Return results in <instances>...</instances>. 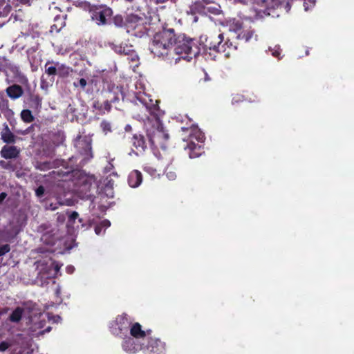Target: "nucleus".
<instances>
[{
  "label": "nucleus",
  "mask_w": 354,
  "mask_h": 354,
  "mask_svg": "<svg viewBox=\"0 0 354 354\" xmlns=\"http://www.w3.org/2000/svg\"><path fill=\"white\" fill-rule=\"evenodd\" d=\"M176 33L174 28H163L156 32L149 44L151 53L158 57H167L172 55L176 39Z\"/></svg>",
  "instance_id": "nucleus-1"
},
{
  "label": "nucleus",
  "mask_w": 354,
  "mask_h": 354,
  "mask_svg": "<svg viewBox=\"0 0 354 354\" xmlns=\"http://www.w3.org/2000/svg\"><path fill=\"white\" fill-rule=\"evenodd\" d=\"M137 100L142 103L149 112L154 115L157 127L152 131H147V138L149 145L151 147L161 148L165 150L168 147V142L169 139V135L163 129L162 124L160 122V120L158 117L156 111H158L157 105L151 104L149 105L145 99L142 96H137Z\"/></svg>",
  "instance_id": "nucleus-2"
},
{
  "label": "nucleus",
  "mask_w": 354,
  "mask_h": 354,
  "mask_svg": "<svg viewBox=\"0 0 354 354\" xmlns=\"http://www.w3.org/2000/svg\"><path fill=\"white\" fill-rule=\"evenodd\" d=\"M182 139L187 142V145L185 148L188 151L190 158L199 157L203 152V143L205 136L201 130L195 126L190 127H182Z\"/></svg>",
  "instance_id": "nucleus-3"
},
{
  "label": "nucleus",
  "mask_w": 354,
  "mask_h": 354,
  "mask_svg": "<svg viewBox=\"0 0 354 354\" xmlns=\"http://www.w3.org/2000/svg\"><path fill=\"white\" fill-rule=\"evenodd\" d=\"M78 7L88 12L91 19L97 26H106L113 15V10L106 4H92L84 1L78 3Z\"/></svg>",
  "instance_id": "nucleus-4"
},
{
  "label": "nucleus",
  "mask_w": 354,
  "mask_h": 354,
  "mask_svg": "<svg viewBox=\"0 0 354 354\" xmlns=\"http://www.w3.org/2000/svg\"><path fill=\"white\" fill-rule=\"evenodd\" d=\"M176 38L172 54L181 55L183 59H192L199 53L193 39L186 37L184 34H176Z\"/></svg>",
  "instance_id": "nucleus-5"
},
{
  "label": "nucleus",
  "mask_w": 354,
  "mask_h": 354,
  "mask_svg": "<svg viewBox=\"0 0 354 354\" xmlns=\"http://www.w3.org/2000/svg\"><path fill=\"white\" fill-rule=\"evenodd\" d=\"M3 72L6 77V82L8 84L14 82L21 84H28V79L21 71L19 66L12 62H6L3 67Z\"/></svg>",
  "instance_id": "nucleus-6"
},
{
  "label": "nucleus",
  "mask_w": 354,
  "mask_h": 354,
  "mask_svg": "<svg viewBox=\"0 0 354 354\" xmlns=\"http://www.w3.org/2000/svg\"><path fill=\"white\" fill-rule=\"evenodd\" d=\"M131 322L126 313L118 315L115 320L111 323L110 330L113 335L122 337L128 335Z\"/></svg>",
  "instance_id": "nucleus-7"
},
{
  "label": "nucleus",
  "mask_w": 354,
  "mask_h": 354,
  "mask_svg": "<svg viewBox=\"0 0 354 354\" xmlns=\"http://www.w3.org/2000/svg\"><path fill=\"white\" fill-rule=\"evenodd\" d=\"M141 349L145 354H165L166 344L159 338L149 337L147 342L141 344Z\"/></svg>",
  "instance_id": "nucleus-8"
},
{
  "label": "nucleus",
  "mask_w": 354,
  "mask_h": 354,
  "mask_svg": "<svg viewBox=\"0 0 354 354\" xmlns=\"http://www.w3.org/2000/svg\"><path fill=\"white\" fill-rule=\"evenodd\" d=\"M95 183V179L92 176H82L77 183V191L82 198L89 199L92 196L91 189Z\"/></svg>",
  "instance_id": "nucleus-9"
},
{
  "label": "nucleus",
  "mask_w": 354,
  "mask_h": 354,
  "mask_svg": "<svg viewBox=\"0 0 354 354\" xmlns=\"http://www.w3.org/2000/svg\"><path fill=\"white\" fill-rule=\"evenodd\" d=\"M145 19L136 15H127L125 19V28L127 32H131L134 30L141 32L143 29Z\"/></svg>",
  "instance_id": "nucleus-10"
},
{
  "label": "nucleus",
  "mask_w": 354,
  "mask_h": 354,
  "mask_svg": "<svg viewBox=\"0 0 354 354\" xmlns=\"http://www.w3.org/2000/svg\"><path fill=\"white\" fill-rule=\"evenodd\" d=\"M223 39V34H219L217 36L212 35L206 39L205 46L216 53H221V51H225V49L223 48V46H222Z\"/></svg>",
  "instance_id": "nucleus-11"
},
{
  "label": "nucleus",
  "mask_w": 354,
  "mask_h": 354,
  "mask_svg": "<svg viewBox=\"0 0 354 354\" xmlns=\"http://www.w3.org/2000/svg\"><path fill=\"white\" fill-rule=\"evenodd\" d=\"M21 153V149L14 145H5L0 151V156L4 159L17 158Z\"/></svg>",
  "instance_id": "nucleus-12"
},
{
  "label": "nucleus",
  "mask_w": 354,
  "mask_h": 354,
  "mask_svg": "<svg viewBox=\"0 0 354 354\" xmlns=\"http://www.w3.org/2000/svg\"><path fill=\"white\" fill-rule=\"evenodd\" d=\"M17 82L12 83L5 90L6 95L12 100H16L24 94V90L23 87L17 84Z\"/></svg>",
  "instance_id": "nucleus-13"
},
{
  "label": "nucleus",
  "mask_w": 354,
  "mask_h": 354,
  "mask_svg": "<svg viewBox=\"0 0 354 354\" xmlns=\"http://www.w3.org/2000/svg\"><path fill=\"white\" fill-rule=\"evenodd\" d=\"M131 142L137 154L143 153L147 148L145 137L142 134L135 133L131 138Z\"/></svg>",
  "instance_id": "nucleus-14"
},
{
  "label": "nucleus",
  "mask_w": 354,
  "mask_h": 354,
  "mask_svg": "<svg viewBox=\"0 0 354 354\" xmlns=\"http://www.w3.org/2000/svg\"><path fill=\"white\" fill-rule=\"evenodd\" d=\"M59 167H62V168L57 169L50 173V176L57 180H61L64 177L68 176L73 171V167H69L66 161H65L64 165H60Z\"/></svg>",
  "instance_id": "nucleus-15"
},
{
  "label": "nucleus",
  "mask_w": 354,
  "mask_h": 354,
  "mask_svg": "<svg viewBox=\"0 0 354 354\" xmlns=\"http://www.w3.org/2000/svg\"><path fill=\"white\" fill-rule=\"evenodd\" d=\"M65 163L64 160L56 159L53 161H44L37 162L36 168L41 171H46L52 168L57 169L60 165H64Z\"/></svg>",
  "instance_id": "nucleus-16"
},
{
  "label": "nucleus",
  "mask_w": 354,
  "mask_h": 354,
  "mask_svg": "<svg viewBox=\"0 0 354 354\" xmlns=\"http://www.w3.org/2000/svg\"><path fill=\"white\" fill-rule=\"evenodd\" d=\"M236 38L239 40H243L245 42H249L252 39L257 40V35L255 34L254 29L250 28L248 29L243 28L238 35Z\"/></svg>",
  "instance_id": "nucleus-17"
},
{
  "label": "nucleus",
  "mask_w": 354,
  "mask_h": 354,
  "mask_svg": "<svg viewBox=\"0 0 354 354\" xmlns=\"http://www.w3.org/2000/svg\"><path fill=\"white\" fill-rule=\"evenodd\" d=\"M127 181L131 187H138L142 181V173L138 170H133L129 174Z\"/></svg>",
  "instance_id": "nucleus-18"
},
{
  "label": "nucleus",
  "mask_w": 354,
  "mask_h": 354,
  "mask_svg": "<svg viewBox=\"0 0 354 354\" xmlns=\"http://www.w3.org/2000/svg\"><path fill=\"white\" fill-rule=\"evenodd\" d=\"M122 338V348L128 353H135L138 351V348L136 347L133 337L127 335L126 336H123Z\"/></svg>",
  "instance_id": "nucleus-19"
},
{
  "label": "nucleus",
  "mask_w": 354,
  "mask_h": 354,
  "mask_svg": "<svg viewBox=\"0 0 354 354\" xmlns=\"http://www.w3.org/2000/svg\"><path fill=\"white\" fill-rule=\"evenodd\" d=\"M129 333L131 336L135 339H144L145 337V334L144 333V330L142 329V326L138 322L131 324L129 329Z\"/></svg>",
  "instance_id": "nucleus-20"
},
{
  "label": "nucleus",
  "mask_w": 354,
  "mask_h": 354,
  "mask_svg": "<svg viewBox=\"0 0 354 354\" xmlns=\"http://www.w3.org/2000/svg\"><path fill=\"white\" fill-rule=\"evenodd\" d=\"M93 107L97 110L100 114H104L106 112L109 113L111 111L112 105H111V102H109V100H106L103 103L99 101H95Z\"/></svg>",
  "instance_id": "nucleus-21"
},
{
  "label": "nucleus",
  "mask_w": 354,
  "mask_h": 354,
  "mask_svg": "<svg viewBox=\"0 0 354 354\" xmlns=\"http://www.w3.org/2000/svg\"><path fill=\"white\" fill-rule=\"evenodd\" d=\"M57 66V75L60 78H66L71 75V74L74 72V70L69 66H67L64 64H59L58 62L56 63Z\"/></svg>",
  "instance_id": "nucleus-22"
},
{
  "label": "nucleus",
  "mask_w": 354,
  "mask_h": 354,
  "mask_svg": "<svg viewBox=\"0 0 354 354\" xmlns=\"http://www.w3.org/2000/svg\"><path fill=\"white\" fill-rule=\"evenodd\" d=\"M223 49L225 51H221L224 53L225 56L230 57V55L237 50V44L232 42L230 39H227L224 43L223 42Z\"/></svg>",
  "instance_id": "nucleus-23"
},
{
  "label": "nucleus",
  "mask_w": 354,
  "mask_h": 354,
  "mask_svg": "<svg viewBox=\"0 0 354 354\" xmlns=\"http://www.w3.org/2000/svg\"><path fill=\"white\" fill-rule=\"evenodd\" d=\"M243 22L241 20L233 19L229 23V30L234 32L236 35L243 29Z\"/></svg>",
  "instance_id": "nucleus-24"
},
{
  "label": "nucleus",
  "mask_w": 354,
  "mask_h": 354,
  "mask_svg": "<svg viewBox=\"0 0 354 354\" xmlns=\"http://www.w3.org/2000/svg\"><path fill=\"white\" fill-rule=\"evenodd\" d=\"M66 15L65 16H59L57 15L55 17V24L51 26L50 32H53L54 29L57 32H59L64 26L66 25L65 19Z\"/></svg>",
  "instance_id": "nucleus-25"
},
{
  "label": "nucleus",
  "mask_w": 354,
  "mask_h": 354,
  "mask_svg": "<svg viewBox=\"0 0 354 354\" xmlns=\"http://www.w3.org/2000/svg\"><path fill=\"white\" fill-rule=\"evenodd\" d=\"M53 62H50L48 61L45 64V73L48 75L51 76L50 79L51 83H53L55 80V75L57 74V66H49V64H53Z\"/></svg>",
  "instance_id": "nucleus-26"
},
{
  "label": "nucleus",
  "mask_w": 354,
  "mask_h": 354,
  "mask_svg": "<svg viewBox=\"0 0 354 354\" xmlns=\"http://www.w3.org/2000/svg\"><path fill=\"white\" fill-rule=\"evenodd\" d=\"M24 311L23 308L17 307L10 315L9 320L14 323H18L22 318Z\"/></svg>",
  "instance_id": "nucleus-27"
},
{
  "label": "nucleus",
  "mask_w": 354,
  "mask_h": 354,
  "mask_svg": "<svg viewBox=\"0 0 354 354\" xmlns=\"http://www.w3.org/2000/svg\"><path fill=\"white\" fill-rule=\"evenodd\" d=\"M0 111L1 112L12 111L10 109L9 100L5 96L3 92L0 90Z\"/></svg>",
  "instance_id": "nucleus-28"
},
{
  "label": "nucleus",
  "mask_w": 354,
  "mask_h": 354,
  "mask_svg": "<svg viewBox=\"0 0 354 354\" xmlns=\"http://www.w3.org/2000/svg\"><path fill=\"white\" fill-rule=\"evenodd\" d=\"M1 139L6 145H14L17 140V137L12 132H10L1 134Z\"/></svg>",
  "instance_id": "nucleus-29"
},
{
  "label": "nucleus",
  "mask_w": 354,
  "mask_h": 354,
  "mask_svg": "<svg viewBox=\"0 0 354 354\" xmlns=\"http://www.w3.org/2000/svg\"><path fill=\"white\" fill-rule=\"evenodd\" d=\"M30 101L32 103V107L38 109L41 107L42 97L38 94H31Z\"/></svg>",
  "instance_id": "nucleus-30"
},
{
  "label": "nucleus",
  "mask_w": 354,
  "mask_h": 354,
  "mask_svg": "<svg viewBox=\"0 0 354 354\" xmlns=\"http://www.w3.org/2000/svg\"><path fill=\"white\" fill-rule=\"evenodd\" d=\"M21 120L26 123H30L34 121L35 117L29 109H24L20 113Z\"/></svg>",
  "instance_id": "nucleus-31"
},
{
  "label": "nucleus",
  "mask_w": 354,
  "mask_h": 354,
  "mask_svg": "<svg viewBox=\"0 0 354 354\" xmlns=\"http://www.w3.org/2000/svg\"><path fill=\"white\" fill-rule=\"evenodd\" d=\"M114 25L118 28H125V20L120 15H117L113 18Z\"/></svg>",
  "instance_id": "nucleus-32"
},
{
  "label": "nucleus",
  "mask_w": 354,
  "mask_h": 354,
  "mask_svg": "<svg viewBox=\"0 0 354 354\" xmlns=\"http://www.w3.org/2000/svg\"><path fill=\"white\" fill-rule=\"evenodd\" d=\"M100 128L104 134L112 131L111 124L107 120H102L100 123Z\"/></svg>",
  "instance_id": "nucleus-33"
},
{
  "label": "nucleus",
  "mask_w": 354,
  "mask_h": 354,
  "mask_svg": "<svg viewBox=\"0 0 354 354\" xmlns=\"http://www.w3.org/2000/svg\"><path fill=\"white\" fill-rule=\"evenodd\" d=\"M87 85V81L84 78H81L78 82H73V86L77 88L80 86L82 90H84Z\"/></svg>",
  "instance_id": "nucleus-34"
},
{
  "label": "nucleus",
  "mask_w": 354,
  "mask_h": 354,
  "mask_svg": "<svg viewBox=\"0 0 354 354\" xmlns=\"http://www.w3.org/2000/svg\"><path fill=\"white\" fill-rule=\"evenodd\" d=\"M0 167L5 169H15L13 165L11 162H6L5 160H0Z\"/></svg>",
  "instance_id": "nucleus-35"
},
{
  "label": "nucleus",
  "mask_w": 354,
  "mask_h": 354,
  "mask_svg": "<svg viewBox=\"0 0 354 354\" xmlns=\"http://www.w3.org/2000/svg\"><path fill=\"white\" fill-rule=\"evenodd\" d=\"M48 268L49 269L53 268L55 270L54 275H55L59 271V270L61 268V265H59L58 262H57L55 261H53L51 262L50 265L48 266Z\"/></svg>",
  "instance_id": "nucleus-36"
},
{
  "label": "nucleus",
  "mask_w": 354,
  "mask_h": 354,
  "mask_svg": "<svg viewBox=\"0 0 354 354\" xmlns=\"http://www.w3.org/2000/svg\"><path fill=\"white\" fill-rule=\"evenodd\" d=\"M10 250V246L9 244H5L0 245V257L9 252Z\"/></svg>",
  "instance_id": "nucleus-37"
},
{
  "label": "nucleus",
  "mask_w": 354,
  "mask_h": 354,
  "mask_svg": "<svg viewBox=\"0 0 354 354\" xmlns=\"http://www.w3.org/2000/svg\"><path fill=\"white\" fill-rule=\"evenodd\" d=\"M53 83H51V82L50 81L48 82L44 76H41V88L42 89H48V88L49 87L50 85H52Z\"/></svg>",
  "instance_id": "nucleus-38"
},
{
  "label": "nucleus",
  "mask_w": 354,
  "mask_h": 354,
  "mask_svg": "<svg viewBox=\"0 0 354 354\" xmlns=\"http://www.w3.org/2000/svg\"><path fill=\"white\" fill-rule=\"evenodd\" d=\"M44 192H45V188L44 186L42 185H39L36 189H35V195L39 197V198H41L44 196Z\"/></svg>",
  "instance_id": "nucleus-39"
},
{
  "label": "nucleus",
  "mask_w": 354,
  "mask_h": 354,
  "mask_svg": "<svg viewBox=\"0 0 354 354\" xmlns=\"http://www.w3.org/2000/svg\"><path fill=\"white\" fill-rule=\"evenodd\" d=\"M10 346L11 344L6 341L0 342V352L6 351Z\"/></svg>",
  "instance_id": "nucleus-40"
},
{
  "label": "nucleus",
  "mask_w": 354,
  "mask_h": 354,
  "mask_svg": "<svg viewBox=\"0 0 354 354\" xmlns=\"http://www.w3.org/2000/svg\"><path fill=\"white\" fill-rule=\"evenodd\" d=\"M41 315L39 316V321L38 323H35V326L37 328H42L44 327L46 319L44 318H41Z\"/></svg>",
  "instance_id": "nucleus-41"
},
{
  "label": "nucleus",
  "mask_w": 354,
  "mask_h": 354,
  "mask_svg": "<svg viewBox=\"0 0 354 354\" xmlns=\"http://www.w3.org/2000/svg\"><path fill=\"white\" fill-rule=\"evenodd\" d=\"M244 100V97L241 95H236L233 97L232 100V103L233 104H236V103H239V102H243Z\"/></svg>",
  "instance_id": "nucleus-42"
},
{
  "label": "nucleus",
  "mask_w": 354,
  "mask_h": 354,
  "mask_svg": "<svg viewBox=\"0 0 354 354\" xmlns=\"http://www.w3.org/2000/svg\"><path fill=\"white\" fill-rule=\"evenodd\" d=\"M144 333L145 334V337L143 340L142 342H147V339L149 338V337H151V333H152V330L151 329H148L147 330H144Z\"/></svg>",
  "instance_id": "nucleus-43"
},
{
  "label": "nucleus",
  "mask_w": 354,
  "mask_h": 354,
  "mask_svg": "<svg viewBox=\"0 0 354 354\" xmlns=\"http://www.w3.org/2000/svg\"><path fill=\"white\" fill-rule=\"evenodd\" d=\"M79 214L77 212H72L69 215V221L74 222L76 218H77Z\"/></svg>",
  "instance_id": "nucleus-44"
},
{
  "label": "nucleus",
  "mask_w": 354,
  "mask_h": 354,
  "mask_svg": "<svg viewBox=\"0 0 354 354\" xmlns=\"http://www.w3.org/2000/svg\"><path fill=\"white\" fill-rule=\"evenodd\" d=\"M115 51L120 54L124 53L125 55H127L129 53L128 51L125 50V48L122 46L116 47Z\"/></svg>",
  "instance_id": "nucleus-45"
},
{
  "label": "nucleus",
  "mask_w": 354,
  "mask_h": 354,
  "mask_svg": "<svg viewBox=\"0 0 354 354\" xmlns=\"http://www.w3.org/2000/svg\"><path fill=\"white\" fill-rule=\"evenodd\" d=\"M281 53V50L279 48H278L277 49H274L272 53V55L278 59H280Z\"/></svg>",
  "instance_id": "nucleus-46"
},
{
  "label": "nucleus",
  "mask_w": 354,
  "mask_h": 354,
  "mask_svg": "<svg viewBox=\"0 0 354 354\" xmlns=\"http://www.w3.org/2000/svg\"><path fill=\"white\" fill-rule=\"evenodd\" d=\"M85 153L89 155L91 158L93 157L91 154V143H86V149H85Z\"/></svg>",
  "instance_id": "nucleus-47"
},
{
  "label": "nucleus",
  "mask_w": 354,
  "mask_h": 354,
  "mask_svg": "<svg viewBox=\"0 0 354 354\" xmlns=\"http://www.w3.org/2000/svg\"><path fill=\"white\" fill-rule=\"evenodd\" d=\"M130 59H131V61L133 62H136V66H138V60H139V58H138V56L136 54H131L130 55Z\"/></svg>",
  "instance_id": "nucleus-48"
},
{
  "label": "nucleus",
  "mask_w": 354,
  "mask_h": 354,
  "mask_svg": "<svg viewBox=\"0 0 354 354\" xmlns=\"http://www.w3.org/2000/svg\"><path fill=\"white\" fill-rule=\"evenodd\" d=\"M10 132H12V131H10L8 125L7 124H4L3 129L2 131L1 132V135L6 134V133H10Z\"/></svg>",
  "instance_id": "nucleus-49"
},
{
  "label": "nucleus",
  "mask_w": 354,
  "mask_h": 354,
  "mask_svg": "<svg viewBox=\"0 0 354 354\" xmlns=\"http://www.w3.org/2000/svg\"><path fill=\"white\" fill-rule=\"evenodd\" d=\"M32 129H33V125L29 127L24 131H19L18 133H21L22 135H26V134L29 133Z\"/></svg>",
  "instance_id": "nucleus-50"
},
{
  "label": "nucleus",
  "mask_w": 354,
  "mask_h": 354,
  "mask_svg": "<svg viewBox=\"0 0 354 354\" xmlns=\"http://www.w3.org/2000/svg\"><path fill=\"white\" fill-rule=\"evenodd\" d=\"M102 228L103 227L100 224L95 225L94 228L95 234L100 235L102 232Z\"/></svg>",
  "instance_id": "nucleus-51"
},
{
  "label": "nucleus",
  "mask_w": 354,
  "mask_h": 354,
  "mask_svg": "<svg viewBox=\"0 0 354 354\" xmlns=\"http://www.w3.org/2000/svg\"><path fill=\"white\" fill-rule=\"evenodd\" d=\"M100 225L102 226V227H108L110 226L111 223L109 220H104L100 223Z\"/></svg>",
  "instance_id": "nucleus-52"
},
{
  "label": "nucleus",
  "mask_w": 354,
  "mask_h": 354,
  "mask_svg": "<svg viewBox=\"0 0 354 354\" xmlns=\"http://www.w3.org/2000/svg\"><path fill=\"white\" fill-rule=\"evenodd\" d=\"M120 101V97L118 95H115L113 99H111L109 102H111V105L112 104H115Z\"/></svg>",
  "instance_id": "nucleus-53"
},
{
  "label": "nucleus",
  "mask_w": 354,
  "mask_h": 354,
  "mask_svg": "<svg viewBox=\"0 0 354 354\" xmlns=\"http://www.w3.org/2000/svg\"><path fill=\"white\" fill-rule=\"evenodd\" d=\"M6 196H7V194L6 192H1L0 194V203H1L5 200Z\"/></svg>",
  "instance_id": "nucleus-54"
},
{
  "label": "nucleus",
  "mask_w": 354,
  "mask_h": 354,
  "mask_svg": "<svg viewBox=\"0 0 354 354\" xmlns=\"http://www.w3.org/2000/svg\"><path fill=\"white\" fill-rule=\"evenodd\" d=\"M73 270H74V267H73V266H67L66 267V272L68 273L71 274V273H73Z\"/></svg>",
  "instance_id": "nucleus-55"
},
{
  "label": "nucleus",
  "mask_w": 354,
  "mask_h": 354,
  "mask_svg": "<svg viewBox=\"0 0 354 354\" xmlns=\"http://www.w3.org/2000/svg\"><path fill=\"white\" fill-rule=\"evenodd\" d=\"M51 328L50 326L47 327L46 329L43 330L44 333L49 332Z\"/></svg>",
  "instance_id": "nucleus-56"
},
{
  "label": "nucleus",
  "mask_w": 354,
  "mask_h": 354,
  "mask_svg": "<svg viewBox=\"0 0 354 354\" xmlns=\"http://www.w3.org/2000/svg\"><path fill=\"white\" fill-rule=\"evenodd\" d=\"M308 1L311 3L313 5H315V0H308Z\"/></svg>",
  "instance_id": "nucleus-57"
},
{
  "label": "nucleus",
  "mask_w": 354,
  "mask_h": 354,
  "mask_svg": "<svg viewBox=\"0 0 354 354\" xmlns=\"http://www.w3.org/2000/svg\"><path fill=\"white\" fill-rule=\"evenodd\" d=\"M120 95H121V97H122V100H123V99H124V95H123V93H122V91L121 90H120Z\"/></svg>",
  "instance_id": "nucleus-58"
},
{
  "label": "nucleus",
  "mask_w": 354,
  "mask_h": 354,
  "mask_svg": "<svg viewBox=\"0 0 354 354\" xmlns=\"http://www.w3.org/2000/svg\"><path fill=\"white\" fill-rule=\"evenodd\" d=\"M174 177H175V174H171V175H170L169 178H174Z\"/></svg>",
  "instance_id": "nucleus-59"
},
{
  "label": "nucleus",
  "mask_w": 354,
  "mask_h": 354,
  "mask_svg": "<svg viewBox=\"0 0 354 354\" xmlns=\"http://www.w3.org/2000/svg\"><path fill=\"white\" fill-rule=\"evenodd\" d=\"M37 263L39 265H41V266H43V265H44V263H43L41 261H38Z\"/></svg>",
  "instance_id": "nucleus-60"
}]
</instances>
